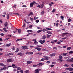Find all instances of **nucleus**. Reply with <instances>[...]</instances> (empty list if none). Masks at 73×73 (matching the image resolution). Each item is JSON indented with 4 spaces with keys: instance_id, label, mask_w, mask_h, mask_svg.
<instances>
[{
    "instance_id": "7c9ffc66",
    "label": "nucleus",
    "mask_w": 73,
    "mask_h": 73,
    "mask_svg": "<svg viewBox=\"0 0 73 73\" xmlns=\"http://www.w3.org/2000/svg\"><path fill=\"white\" fill-rule=\"evenodd\" d=\"M17 70H20L21 69V68L20 67H17Z\"/></svg>"
},
{
    "instance_id": "3c124183",
    "label": "nucleus",
    "mask_w": 73,
    "mask_h": 73,
    "mask_svg": "<svg viewBox=\"0 0 73 73\" xmlns=\"http://www.w3.org/2000/svg\"><path fill=\"white\" fill-rule=\"evenodd\" d=\"M23 7H24L25 8H26L27 7V6L25 5H23Z\"/></svg>"
},
{
    "instance_id": "8fccbe9b",
    "label": "nucleus",
    "mask_w": 73,
    "mask_h": 73,
    "mask_svg": "<svg viewBox=\"0 0 73 73\" xmlns=\"http://www.w3.org/2000/svg\"><path fill=\"white\" fill-rule=\"evenodd\" d=\"M22 27H23V28H24V27H25V23H24V24L22 26Z\"/></svg>"
},
{
    "instance_id": "de8ad7c7",
    "label": "nucleus",
    "mask_w": 73,
    "mask_h": 73,
    "mask_svg": "<svg viewBox=\"0 0 73 73\" xmlns=\"http://www.w3.org/2000/svg\"><path fill=\"white\" fill-rule=\"evenodd\" d=\"M9 67H12V66H7V67H6V69H8V68H9Z\"/></svg>"
},
{
    "instance_id": "6e6d98bb",
    "label": "nucleus",
    "mask_w": 73,
    "mask_h": 73,
    "mask_svg": "<svg viewBox=\"0 0 73 73\" xmlns=\"http://www.w3.org/2000/svg\"><path fill=\"white\" fill-rule=\"evenodd\" d=\"M9 39V38H6L5 39V40H8Z\"/></svg>"
},
{
    "instance_id": "dca6fc26",
    "label": "nucleus",
    "mask_w": 73,
    "mask_h": 73,
    "mask_svg": "<svg viewBox=\"0 0 73 73\" xmlns=\"http://www.w3.org/2000/svg\"><path fill=\"white\" fill-rule=\"evenodd\" d=\"M7 69V68L6 67H4L3 68H1V70H6Z\"/></svg>"
},
{
    "instance_id": "ea45409f",
    "label": "nucleus",
    "mask_w": 73,
    "mask_h": 73,
    "mask_svg": "<svg viewBox=\"0 0 73 73\" xmlns=\"http://www.w3.org/2000/svg\"><path fill=\"white\" fill-rule=\"evenodd\" d=\"M42 31L43 32H45L46 31H47L46 29H43L42 30Z\"/></svg>"
},
{
    "instance_id": "a211bd4d",
    "label": "nucleus",
    "mask_w": 73,
    "mask_h": 73,
    "mask_svg": "<svg viewBox=\"0 0 73 73\" xmlns=\"http://www.w3.org/2000/svg\"><path fill=\"white\" fill-rule=\"evenodd\" d=\"M47 38H50V37L51 36L50 35L46 34Z\"/></svg>"
},
{
    "instance_id": "aec40b11",
    "label": "nucleus",
    "mask_w": 73,
    "mask_h": 73,
    "mask_svg": "<svg viewBox=\"0 0 73 73\" xmlns=\"http://www.w3.org/2000/svg\"><path fill=\"white\" fill-rule=\"evenodd\" d=\"M33 52H29V55L30 54H33Z\"/></svg>"
},
{
    "instance_id": "37998d69",
    "label": "nucleus",
    "mask_w": 73,
    "mask_h": 73,
    "mask_svg": "<svg viewBox=\"0 0 73 73\" xmlns=\"http://www.w3.org/2000/svg\"><path fill=\"white\" fill-rule=\"evenodd\" d=\"M46 29H47V30H52V29L51 28L49 29V28H46Z\"/></svg>"
},
{
    "instance_id": "a19ab883",
    "label": "nucleus",
    "mask_w": 73,
    "mask_h": 73,
    "mask_svg": "<svg viewBox=\"0 0 73 73\" xmlns=\"http://www.w3.org/2000/svg\"><path fill=\"white\" fill-rule=\"evenodd\" d=\"M0 35H1V36H4L5 35L3 33H1L0 34Z\"/></svg>"
},
{
    "instance_id": "4c0bfd02",
    "label": "nucleus",
    "mask_w": 73,
    "mask_h": 73,
    "mask_svg": "<svg viewBox=\"0 0 73 73\" xmlns=\"http://www.w3.org/2000/svg\"><path fill=\"white\" fill-rule=\"evenodd\" d=\"M38 18V17H37L36 18V17H34V20H37V19Z\"/></svg>"
},
{
    "instance_id": "393cba45",
    "label": "nucleus",
    "mask_w": 73,
    "mask_h": 73,
    "mask_svg": "<svg viewBox=\"0 0 73 73\" xmlns=\"http://www.w3.org/2000/svg\"><path fill=\"white\" fill-rule=\"evenodd\" d=\"M14 15H17V16H19V14L18 13H13Z\"/></svg>"
},
{
    "instance_id": "c756f323",
    "label": "nucleus",
    "mask_w": 73,
    "mask_h": 73,
    "mask_svg": "<svg viewBox=\"0 0 73 73\" xmlns=\"http://www.w3.org/2000/svg\"><path fill=\"white\" fill-rule=\"evenodd\" d=\"M44 7V4H42L40 6V8H43V7Z\"/></svg>"
},
{
    "instance_id": "2f4dec72",
    "label": "nucleus",
    "mask_w": 73,
    "mask_h": 73,
    "mask_svg": "<svg viewBox=\"0 0 73 73\" xmlns=\"http://www.w3.org/2000/svg\"><path fill=\"white\" fill-rule=\"evenodd\" d=\"M42 31V30H40L38 31H37V33H40V32H41Z\"/></svg>"
},
{
    "instance_id": "680f3d73",
    "label": "nucleus",
    "mask_w": 73,
    "mask_h": 73,
    "mask_svg": "<svg viewBox=\"0 0 73 73\" xmlns=\"http://www.w3.org/2000/svg\"><path fill=\"white\" fill-rule=\"evenodd\" d=\"M62 39L63 40H65L66 38V37H65L64 38H62Z\"/></svg>"
},
{
    "instance_id": "ddd939ff",
    "label": "nucleus",
    "mask_w": 73,
    "mask_h": 73,
    "mask_svg": "<svg viewBox=\"0 0 73 73\" xmlns=\"http://www.w3.org/2000/svg\"><path fill=\"white\" fill-rule=\"evenodd\" d=\"M42 39L43 40H45V38L46 37V35H44L42 36Z\"/></svg>"
},
{
    "instance_id": "a878e982",
    "label": "nucleus",
    "mask_w": 73,
    "mask_h": 73,
    "mask_svg": "<svg viewBox=\"0 0 73 73\" xmlns=\"http://www.w3.org/2000/svg\"><path fill=\"white\" fill-rule=\"evenodd\" d=\"M45 60V58H42L40 60V61H44Z\"/></svg>"
},
{
    "instance_id": "9d476101",
    "label": "nucleus",
    "mask_w": 73,
    "mask_h": 73,
    "mask_svg": "<svg viewBox=\"0 0 73 73\" xmlns=\"http://www.w3.org/2000/svg\"><path fill=\"white\" fill-rule=\"evenodd\" d=\"M17 55L19 56H23V54H22V52H20L17 54Z\"/></svg>"
},
{
    "instance_id": "72a5a7b5",
    "label": "nucleus",
    "mask_w": 73,
    "mask_h": 73,
    "mask_svg": "<svg viewBox=\"0 0 73 73\" xmlns=\"http://www.w3.org/2000/svg\"><path fill=\"white\" fill-rule=\"evenodd\" d=\"M73 52L72 51H70L68 53L69 54H72L73 53Z\"/></svg>"
},
{
    "instance_id": "b1692460",
    "label": "nucleus",
    "mask_w": 73,
    "mask_h": 73,
    "mask_svg": "<svg viewBox=\"0 0 73 73\" xmlns=\"http://www.w3.org/2000/svg\"><path fill=\"white\" fill-rule=\"evenodd\" d=\"M5 65L2 63H0V66H5Z\"/></svg>"
},
{
    "instance_id": "6ab92c4d",
    "label": "nucleus",
    "mask_w": 73,
    "mask_h": 73,
    "mask_svg": "<svg viewBox=\"0 0 73 73\" xmlns=\"http://www.w3.org/2000/svg\"><path fill=\"white\" fill-rule=\"evenodd\" d=\"M68 54V52L64 53L63 54V55L64 56H66V54Z\"/></svg>"
},
{
    "instance_id": "0eeeda50",
    "label": "nucleus",
    "mask_w": 73,
    "mask_h": 73,
    "mask_svg": "<svg viewBox=\"0 0 73 73\" xmlns=\"http://www.w3.org/2000/svg\"><path fill=\"white\" fill-rule=\"evenodd\" d=\"M37 66H38V67H40V66H42V63H39L38 64H37Z\"/></svg>"
},
{
    "instance_id": "473e14b6",
    "label": "nucleus",
    "mask_w": 73,
    "mask_h": 73,
    "mask_svg": "<svg viewBox=\"0 0 73 73\" xmlns=\"http://www.w3.org/2000/svg\"><path fill=\"white\" fill-rule=\"evenodd\" d=\"M69 66L67 64H65L64 65V66H66V67H68Z\"/></svg>"
},
{
    "instance_id": "6e6552de",
    "label": "nucleus",
    "mask_w": 73,
    "mask_h": 73,
    "mask_svg": "<svg viewBox=\"0 0 73 73\" xmlns=\"http://www.w3.org/2000/svg\"><path fill=\"white\" fill-rule=\"evenodd\" d=\"M22 47L23 48V49L24 50L25 49H28V47L26 46H22Z\"/></svg>"
},
{
    "instance_id": "79ce46f5",
    "label": "nucleus",
    "mask_w": 73,
    "mask_h": 73,
    "mask_svg": "<svg viewBox=\"0 0 73 73\" xmlns=\"http://www.w3.org/2000/svg\"><path fill=\"white\" fill-rule=\"evenodd\" d=\"M30 15H31V16H32V15H33V12H31L29 13Z\"/></svg>"
},
{
    "instance_id": "69168bd1",
    "label": "nucleus",
    "mask_w": 73,
    "mask_h": 73,
    "mask_svg": "<svg viewBox=\"0 0 73 73\" xmlns=\"http://www.w3.org/2000/svg\"><path fill=\"white\" fill-rule=\"evenodd\" d=\"M3 14L4 15H6V14H7V12L5 11L4 12Z\"/></svg>"
},
{
    "instance_id": "39448f33",
    "label": "nucleus",
    "mask_w": 73,
    "mask_h": 73,
    "mask_svg": "<svg viewBox=\"0 0 73 73\" xmlns=\"http://www.w3.org/2000/svg\"><path fill=\"white\" fill-rule=\"evenodd\" d=\"M16 29L17 31H18V33L20 34V33H21V29H20L18 30V29Z\"/></svg>"
},
{
    "instance_id": "20e7f679",
    "label": "nucleus",
    "mask_w": 73,
    "mask_h": 73,
    "mask_svg": "<svg viewBox=\"0 0 73 73\" xmlns=\"http://www.w3.org/2000/svg\"><path fill=\"white\" fill-rule=\"evenodd\" d=\"M69 34V33H64L62 34V36L64 37V36L66 35H68Z\"/></svg>"
},
{
    "instance_id": "774afa93",
    "label": "nucleus",
    "mask_w": 73,
    "mask_h": 73,
    "mask_svg": "<svg viewBox=\"0 0 73 73\" xmlns=\"http://www.w3.org/2000/svg\"><path fill=\"white\" fill-rule=\"evenodd\" d=\"M17 5H14L13 6V7H14V8H16V7Z\"/></svg>"
},
{
    "instance_id": "338daca9",
    "label": "nucleus",
    "mask_w": 73,
    "mask_h": 73,
    "mask_svg": "<svg viewBox=\"0 0 73 73\" xmlns=\"http://www.w3.org/2000/svg\"><path fill=\"white\" fill-rule=\"evenodd\" d=\"M46 62L47 64H50V61H47Z\"/></svg>"
},
{
    "instance_id": "412c9836",
    "label": "nucleus",
    "mask_w": 73,
    "mask_h": 73,
    "mask_svg": "<svg viewBox=\"0 0 73 73\" xmlns=\"http://www.w3.org/2000/svg\"><path fill=\"white\" fill-rule=\"evenodd\" d=\"M39 42L40 44H44V42H43V41L42 40H40L39 41Z\"/></svg>"
},
{
    "instance_id": "c03bdc74",
    "label": "nucleus",
    "mask_w": 73,
    "mask_h": 73,
    "mask_svg": "<svg viewBox=\"0 0 73 73\" xmlns=\"http://www.w3.org/2000/svg\"><path fill=\"white\" fill-rule=\"evenodd\" d=\"M71 21V19L70 18L68 19V22H69Z\"/></svg>"
},
{
    "instance_id": "603ef678",
    "label": "nucleus",
    "mask_w": 73,
    "mask_h": 73,
    "mask_svg": "<svg viewBox=\"0 0 73 73\" xmlns=\"http://www.w3.org/2000/svg\"><path fill=\"white\" fill-rule=\"evenodd\" d=\"M13 50H15L16 49V48H15V46H13V48H12Z\"/></svg>"
},
{
    "instance_id": "7ed1b4c3",
    "label": "nucleus",
    "mask_w": 73,
    "mask_h": 73,
    "mask_svg": "<svg viewBox=\"0 0 73 73\" xmlns=\"http://www.w3.org/2000/svg\"><path fill=\"white\" fill-rule=\"evenodd\" d=\"M41 71V69H36L35 70V72H36L35 73H39V72Z\"/></svg>"
},
{
    "instance_id": "2eb2a0df",
    "label": "nucleus",
    "mask_w": 73,
    "mask_h": 73,
    "mask_svg": "<svg viewBox=\"0 0 73 73\" xmlns=\"http://www.w3.org/2000/svg\"><path fill=\"white\" fill-rule=\"evenodd\" d=\"M50 56L51 57H53V56H56V54H55V53H52V54H51Z\"/></svg>"
},
{
    "instance_id": "1a4fd4ad",
    "label": "nucleus",
    "mask_w": 73,
    "mask_h": 73,
    "mask_svg": "<svg viewBox=\"0 0 73 73\" xmlns=\"http://www.w3.org/2000/svg\"><path fill=\"white\" fill-rule=\"evenodd\" d=\"M47 33H48V34H49V35H52V33L50 32V31H47Z\"/></svg>"
},
{
    "instance_id": "c85d7f7f",
    "label": "nucleus",
    "mask_w": 73,
    "mask_h": 73,
    "mask_svg": "<svg viewBox=\"0 0 73 73\" xmlns=\"http://www.w3.org/2000/svg\"><path fill=\"white\" fill-rule=\"evenodd\" d=\"M55 11H56V9H54L52 11V12L54 13V12H55Z\"/></svg>"
},
{
    "instance_id": "4d7b16f0",
    "label": "nucleus",
    "mask_w": 73,
    "mask_h": 73,
    "mask_svg": "<svg viewBox=\"0 0 73 73\" xmlns=\"http://www.w3.org/2000/svg\"><path fill=\"white\" fill-rule=\"evenodd\" d=\"M20 72H21V73H23V70H20Z\"/></svg>"
},
{
    "instance_id": "13d9d810",
    "label": "nucleus",
    "mask_w": 73,
    "mask_h": 73,
    "mask_svg": "<svg viewBox=\"0 0 73 73\" xmlns=\"http://www.w3.org/2000/svg\"><path fill=\"white\" fill-rule=\"evenodd\" d=\"M9 54L10 55H13V53H9Z\"/></svg>"
},
{
    "instance_id": "cd10ccee",
    "label": "nucleus",
    "mask_w": 73,
    "mask_h": 73,
    "mask_svg": "<svg viewBox=\"0 0 73 73\" xmlns=\"http://www.w3.org/2000/svg\"><path fill=\"white\" fill-rule=\"evenodd\" d=\"M71 47H68L67 48V50H70V49H71Z\"/></svg>"
},
{
    "instance_id": "4be33fe9",
    "label": "nucleus",
    "mask_w": 73,
    "mask_h": 73,
    "mask_svg": "<svg viewBox=\"0 0 73 73\" xmlns=\"http://www.w3.org/2000/svg\"><path fill=\"white\" fill-rule=\"evenodd\" d=\"M22 40V39L21 38L17 39L16 40V42H17V41H21V40Z\"/></svg>"
},
{
    "instance_id": "f3484780",
    "label": "nucleus",
    "mask_w": 73,
    "mask_h": 73,
    "mask_svg": "<svg viewBox=\"0 0 73 73\" xmlns=\"http://www.w3.org/2000/svg\"><path fill=\"white\" fill-rule=\"evenodd\" d=\"M69 71H73V68L70 67L69 68Z\"/></svg>"
},
{
    "instance_id": "f704fd0d",
    "label": "nucleus",
    "mask_w": 73,
    "mask_h": 73,
    "mask_svg": "<svg viewBox=\"0 0 73 73\" xmlns=\"http://www.w3.org/2000/svg\"><path fill=\"white\" fill-rule=\"evenodd\" d=\"M6 45L7 46H11V43L9 44H7Z\"/></svg>"
},
{
    "instance_id": "864d4df0",
    "label": "nucleus",
    "mask_w": 73,
    "mask_h": 73,
    "mask_svg": "<svg viewBox=\"0 0 73 73\" xmlns=\"http://www.w3.org/2000/svg\"><path fill=\"white\" fill-rule=\"evenodd\" d=\"M48 4H49V5L50 7H52V4H51V3H48Z\"/></svg>"
},
{
    "instance_id": "f257e3e1",
    "label": "nucleus",
    "mask_w": 73,
    "mask_h": 73,
    "mask_svg": "<svg viewBox=\"0 0 73 73\" xmlns=\"http://www.w3.org/2000/svg\"><path fill=\"white\" fill-rule=\"evenodd\" d=\"M62 56L61 55H60L58 60L60 62H62L64 61V60H62Z\"/></svg>"
},
{
    "instance_id": "423d86ee",
    "label": "nucleus",
    "mask_w": 73,
    "mask_h": 73,
    "mask_svg": "<svg viewBox=\"0 0 73 73\" xmlns=\"http://www.w3.org/2000/svg\"><path fill=\"white\" fill-rule=\"evenodd\" d=\"M35 49H36L38 51H40L41 50V49L40 48L36 47L35 48Z\"/></svg>"
},
{
    "instance_id": "bf43d9fd",
    "label": "nucleus",
    "mask_w": 73,
    "mask_h": 73,
    "mask_svg": "<svg viewBox=\"0 0 73 73\" xmlns=\"http://www.w3.org/2000/svg\"><path fill=\"white\" fill-rule=\"evenodd\" d=\"M30 20H31V21H32L33 20V18H30Z\"/></svg>"
},
{
    "instance_id": "5fc2aeb1",
    "label": "nucleus",
    "mask_w": 73,
    "mask_h": 73,
    "mask_svg": "<svg viewBox=\"0 0 73 73\" xmlns=\"http://www.w3.org/2000/svg\"><path fill=\"white\" fill-rule=\"evenodd\" d=\"M32 27H33V25H30L29 26V27L30 28H32Z\"/></svg>"
},
{
    "instance_id": "bb28decb",
    "label": "nucleus",
    "mask_w": 73,
    "mask_h": 73,
    "mask_svg": "<svg viewBox=\"0 0 73 73\" xmlns=\"http://www.w3.org/2000/svg\"><path fill=\"white\" fill-rule=\"evenodd\" d=\"M41 15H44V11H42L41 12Z\"/></svg>"
},
{
    "instance_id": "a18cd8bd",
    "label": "nucleus",
    "mask_w": 73,
    "mask_h": 73,
    "mask_svg": "<svg viewBox=\"0 0 73 73\" xmlns=\"http://www.w3.org/2000/svg\"><path fill=\"white\" fill-rule=\"evenodd\" d=\"M9 14H8L7 15V19H9Z\"/></svg>"
},
{
    "instance_id": "49530a36",
    "label": "nucleus",
    "mask_w": 73,
    "mask_h": 73,
    "mask_svg": "<svg viewBox=\"0 0 73 73\" xmlns=\"http://www.w3.org/2000/svg\"><path fill=\"white\" fill-rule=\"evenodd\" d=\"M60 18L61 19H64V16H60Z\"/></svg>"
},
{
    "instance_id": "e2e57ef3",
    "label": "nucleus",
    "mask_w": 73,
    "mask_h": 73,
    "mask_svg": "<svg viewBox=\"0 0 73 73\" xmlns=\"http://www.w3.org/2000/svg\"><path fill=\"white\" fill-rule=\"evenodd\" d=\"M36 23H38L39 22V20H36Z\"/></svg>"
},
{
    "instance_id": "0e129e2a",
    "label": "nucleus",
    "mask_w": 73,
    "mask_h": 73,
    "mask_svg": "<svg viewBox=\"0 0 73 73\" xmlns=\"http://www.w3.org/2000/svg\"><path fill=\"white\" fill-rule=\"evenodd\" d=\"M69 62H73V60L72 59H70Z\"/></svg>"
},
{
    "instance_id": "052dcab7",
    "label": "nucleus",
    "mask_w": 73,
    "mask_h": 73,
    "mask_svg": "<svg viewBox=\"0 0 73 73\" xmlns=\"http://www.w3.org/2000/svg\"><path fill=\"white\" fill-rule=\"evenodd\" d=\"M57 43L58 44H61V42H60V41H58L57 42Z\"/></svg>"
},
{
    "instance_id": "c9c22d12",
    "label": "nucleus",
    "mask_w": 73,
    "mask_h": 73,
    "mask_svg": "<svg viewBox=\"0 0 73 73\" xmlns=\"http://www.w3.org/2000/svg\"><path fill=\"white\" fill-rule=\"evenodd\" d=\"M25 73H29V70H26L25 71Z\"/></svg>"
},
{
    "instance_id": "5701e85b",
    "label": "nucleus",
    "mask_w": 73,
    "mask_h": 73,
    "mask_svg": "<svg viewBox=\"0 0 73 73\" xmlns=\"http://www.w3.org/2000/svg\"><path fill=\"white\" fill-rule=\"evenodd\" d=\"M32 31L31 30H28L27 31V32L29 33V32H32Z\"/></svg>"
},
{
    "instance_id": "09e8293b",
    "label": "nucleus",
    "mask_w": 73,
    "mask_h": 73,
    "mask_svg": "<svg viewBox=\"0 0 73 73\" xmlns=\"http://www.w3.org/2000/svg\"><path fill=\"white\" fill-rule=\"evenodd\" d=\"M37 66V65H36V64L34 65L33 66V67H36V66Z\"/></svg>"
},
{
    "instance_id": "e433bc0d",
    "label": "nucleus",
    "mask_w": 73,
    "mask_h": 73,
    "mask_svg": "<svg viewBox=\"0 0 73 73\" xmlns=\"http://www.w3.org/2000/svg\"><path fill=\"white\" fill-rule=\"evenodd\" d=\"M34 43H35V44L36 45H37V44H38V42H37V41H35L34 42Z\"/></svg>"
},
{
    "instance_id": "9b49d317",
    "label": "nucleus",
    "mask_w": 73,
    "mask_h": 73,
    "mask_svg": "<svg viewBox=\"0 0 73 73\" xmlns=\"http://www.w3.org/2000/svg\"><path fill=\"white\" fill-rule=\"evenodd\" d=\"M11 61H12V60L11 59H8L7 60V62H11Z\"/></svg>"
},
{
    "instance_id": "f03ea898",
    "label": "nucleus",
    "mask_w": 73,
    "mask_h": 73,
    "mask_svg": "<svg viewBox=\"0 0 73 73\" xmlns=\"http://www.w3.org/2000/svg\"><path fill=\"white\" fill-rule=\"evenodd\" d=\"M36 2L35 1H33V3L30 4V6L31 7H33V5H34V4Z\"/></svg>"
},
{
    "instance_id": "58836bf2",
    "label": "nucleus",
    "mask_w": 73,
    "mask_h": 73,
    "mask_svg": "<svg viewBox=\"0 0 73 73\" xmlns=\"http://www.w3.org/2000/svg\"><path fill=\"white\" fill-rule=\"evenodd\" d=\"M9 55L8 54H7L5 55V56H6V57H7V56H9Z\"/></svg>"
},
{
    "instance_id": "f8f14e48",
    "label": "nucleus",
    "mask_w": 73,
    "mask_h": 73,
    "mask_svg": "<svg viewBox=\"0 0 73 73\" xmlns=\"http://www.w3.org/2000/svg\"><path fill=\"white\" fill-rule=\"evenodd\" d=\"M4 25H5V27H7L8 25V23L7 22H6L5 23Z\"/></svg>"
},
{
    "instance_id": "4468645a",
    "label": "nucleus",
    "mask_w": 73,
    "mask_h": 73,
    "mask_svg": "<svg viewBox=\"0 0 73 73\" xmlns=\"http://www.w3.org/2000/svg\"><path fill=\"white\" fill-rule=\"evenodd\" d=\"M27 64H31V63H32V61H27Z\"/></svg>"
}]
</instances>
